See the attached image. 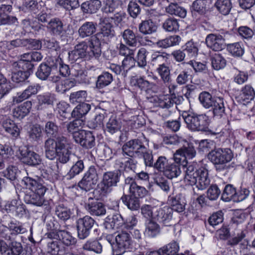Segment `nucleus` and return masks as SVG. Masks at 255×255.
Wrapping results in <instances>:
<instances>
[{
	"label": "nucleus",
	"mask_w": 255,
	"mask_h": 255,
	"mask_svg": "<svg viewBox=\"0 0 255 255\" xmlns=\"http://www.w3.org/2000/svg\"><path fill=\"white\" fill-rule=\"evenodd\" d=\"M16 0H0V1H6L9 3L7 4H1L0 6V24H12L17 22V18L15 16L8 15L12 10V6L10 3H13Z\"/></svg>",
	"instance_id": "nucleus-17"
},
{
	"label": "nucleus",
	"mask_w": 255,
	"mask_h": 255,
	"mask_svg": "<svg viewBox=\"0 0 255 255\" xmlns=\"http://www.w3.org/2000/svg\"><path fill=\"white\" fill-rule=\"evenodd\" d=\"M75 141L83 147L91 148L95 145V138L90 131L81 130L74 134Z\"/></svg>",
	"instance_id": "nucleus-15"
},
{
	"label": "nucleus",
	"mask_w": 255,
	"mask_h": 255,
	"mask_svg": "<svg viewBox=\"0 0 255 255\" xmlns=\"http://www.w3.org/2000/svg\"><path fill=\"white\" fill-rule=\"evenodd\" d=\"M206 43L208 47L216 51H221L226 46L224 36L218 33L208 34L206 38Z\"/></svg>",
	"instance_id": "nucleus-18"
},
{
	"label": "nucleus",
	"mask_w": 255,
	"mask_h": 255,
	"mask_svg": "<svg viewBox=\"0 0 255 255\" xmlns=\"http://www.w3.org/2000/svg\"><path fill=\"white\" fill-rule=\"evenodd\" d=\"M236 193L235 188L231 184L227 185L222 195V199L225 202L233 201L234 202V196Z\"/></svg>",
	"instance_id": "nucleus-60"
},
{
	"label": "nucleus",
	"mask_w": 255,
	"mask_h": 255,
	"mask_svg": "<svg viewBox=\"0 0 255 255\" xmlns=\"http://www.w3.org/2000/svg\"><path fill=\"white\" fill-rule=\"evenodd\" d=\"M130 196L138 198H142L146 193V190L143 187L138 186L135 182H132L128 187Z\"/></svg>",
	"instance_id": "nucleus-56"
},
{
	"label": "nucleus",
	"mask_w": 255,
	"mask_h": 255,
	"mask_svg": "<svg viewBox=\"0 0 255 255\" xmlns=\"http://www.w3.org/2000/svg\"><path fill=\"white\" fill-rule=\"evenodd\" d=\"M157 220L166 226H169L172 219L171 209L167 206L159 208L157 210Z\"/></svg>",
	"instance_id": "nucleus-25"
},
{
	"label": "nucleus",
	"mask_w": 255,
	"mask_h": 255,
	"mask_svg": "<svg viewBox=\"0 0 255 255\" xmlns=\"http://www.w3.org/2000/svg\"><path fill=\"white\" fill-rule=\"evenodd\" d=\"M145 226L144 234L148 237H154L159 233V226L152 220H146Z\"/></svg>",
	"instance_id": "nucleus-35"
},
{
	"label": "nucleus",
	"mask_w": 255,
	"mask_h": 255,
	"mask_svg": "<svg viewBox=\"0 0 255 255\" xmlns=\"http://www.w3.org/2000/svg\"><path fill=\"white\" fill-rule=\"evenodd\" d=\"M122 36L125 43L130 46H135L137 44V38L134 32L130 29L125 30Z\"/></svg>",
	"instance_id": "nucleus-46"
},
{
	"label": "nucleus",
	"mask_w": 255,
	"mask_h": 255,
	"mask_svg": "<svg viewBox=\"0 0 255 255\" xmlns=\"http://www.w3.org/2000/svg\"><path fill=\"white\" fill-rule=\"evenodd\" d=\"M101 34L99 33L88 41H83L76 44L73 50L69 52V59L72 62L78 60H93L98 59L101 55Z\"/></svg>",
	"instance_id": "nucleus-1"
},
{
	"label": "nucleus",
	"mask_w": 255,
	"mask_h": 255,
	"mask_svg": "<svg viewBox=\"0 0 255 255\" xmlns=\"http://www.w3.org/2000/svg\"><path fill=\"white\" fill-rule=\"evenodd\" d=\"M91 109V106L89 104L82 103L79 104L73 110L71 115L72 117L79 118L87 114Z\"/></svg>",
	"instance_id": "nucleus-49"
},
{
	"label": "nucleus",
	"mask_w": 255,
	"mask_h": 255,
	"mask_svg": "<svg viewBox=\"0 0 255 255\" xmlns=\"http://www.w3.org/2000/svg\"><path fill=\"white\" fill-rule=\"evenodd\" d=\"M199 99L205 108H212L214 116L220 118L224 114L225 106L222 98L213 97L209 93L204 92L200 94Z\"/></svg>",
	"instance_id": "nucleus-7"
},
{
	"label": "nucleus",
	"mask_w": 255,
	"mask_h": 255,
	"mask_svg": "<svg viewBox=\"0 0 255 255\" xmlns=\"http://www.w3.org/2000/svg\"><path fill=\"white\" fill-rule=\"evenodd\" d=\"M125 16L123 11L118 12L114 14L112 13L107 15H103L100 18L99 24L101 26V36L103 40H107L114 37L115 32L112 29V24L118 25Z\"/></svg>",
	"instance_id": "nucleus-5"
},
{
	"label": "nucleus",
	"mask_w": 255,
	"mask_h": 255,
	"mask_svg": "<svg viewBox=\"0 0 255 255\" xmlns=\"http://www.w3.org/2000/svg\"><path fill=\"white\" fill-rule=\"evenodd\" d=\"M120 167V171L129 172L133 171L135 168V162L129 157L123 156L117 161Z\"/></svg>",
	"instance_id": "nucleus-32"
},
{
	"label": "nucleus",
	"mask_w": 255,
	"mask_h": 255,
	"mask_svg": "<svg viewBox=\"0 0 255 255\" xmlns=\"http://www.w3.org/2000/svg\"><path fill=\"white\" fill-rule=\"evenodd\" d=\"M169 58V55L165 52L152 51L151 54V61L153 65L164 64Z\"/></svg>",
	"instance_id": "nucleus-43"
},
{
	"label": "nucleus",
	"mask_w": 255,
	"mask_h": 255,
	"mask_svg": "<svg viewBox=\"0 0 255 255\" xmlns=\"http://www.w3.org/2000/svg\"><path fill=\"white\" fill-rule=\"evenodd\" d=\"M97 29V23L93 21H87L84 23L79 28L78 33L82 38L89 37L95 33Z\"/></svg>",
	"instance_id": "nucleus-27"
},
{
	"label": "nucleus",
	"mask_w": 255,
	"mask_h": 255,
	"mask_svg": "<svg viewBox=\"0 0 255 255\" xmlns=\"http://www.w3.org/2000/svg\"><path fill=\"white\" fill-rule=\"evenodd\" d=\"M84 250L93 252L96 254H101L102 252V246L96 240H89L83 246Z\"/></svg>",
	"instance_id": "nucleus-44"
},
{
	"label": "nucleus",
	"mask_w": 255,
	"mask_h": 255,
	"mask_svg": "<svg viewBox=\"0 0 255 255\" xmlns=\"http://www.w3.org/2000/svg\"><path fill=\"white\" fill-rule=\"evenodd\" d=\"M120 5L121 2L118 0H106L105 5L103 8V15H107L113 13Z\"/></svg>",
	"instance_id": "nucleus-57"
},
{
	"label": "nucleus",
	"mask_w": 255,
	"mask_h": 255,
	"mask_svg": "<svg viewBox=\"0 0 255 255\" xmlns=\"http://www.w3.org/2000/svg\"><path fill=\"white\" fill-rule=\"evenodd\" d=\"M95 224L94 220L89 216L80 218L76 222L78 236L80 239L86 238Z\"/></svg>",
	"instance_id": "nucleus-13"
},
{
	"label": "nucleus",
	"mask_w": 255,
	"mask_h": 255,
	"mask_svg": "<svg viewBox=\"0 0 255 255\" xmlns=\"http://www.w3.org/2000/svg\"><path fill=\"white\" fill-rule=\"evenodd\" d=\"M130 83L131 86L137 87L141 90L147 93H149L150 91L154 86L153 83H150L145 80L143 77L138 76L131 77Z\"/></svg>",
	"instance_id": "nucleus-24"
},
{
	"label": "nucleus",
	"mask_w": 255,
	"mask_h": 255,
	"mask_svg": "<svg viewBox=\"0 0 255 255\" xmlns=\"http://www.w3.org/2000/svg\"><path fill=\"white\" fill-rule=\"evenodd\" d=\"M88 211L93 215L101 216L104 215L106 210L103 204L97 201H92L86 206Z\"/></svg>",
	"instance_id": "nucleus-36"
},
{
	"label": "nucleus",
	"mask_w": 255,
	"mask_h": 255,
	"mask_svg": "<svg viewBox=\"0 0 255 255\" xmlns=\"http://www.w3.org/2000/svg\"><path fill=\"white\" fill-rule=\"evenodd\" d=\"M123 156L140 157L145 151V147L138 139L126 142L123 146Z\"/></svg>",
	"instance_id": "nucleus-12"
},
{
	"label": "nucleus",
	"mask_w": 255,
	"mask_h": 255,
	"mask_svg": "<svg viewBox=\"0 0 255 255\" xmlns=\"http://www.w3.org/2000/svg\"><path fill=\"white\" fill-rule=\"evenodd\" d=\"M162 27L166 31L175 32L179 30V24L176 19L169 18L163 22Z\"/></svg>",
	"instance_id": "nucleus-55"
},
{
	"label": "nucleus",
	"mask_w": 255,
	"mask_h": 255,
	"mask_svg": "<svg viewBox=\"0 0 255 255\" xmlns=\"http://www.w3.org/2000/svg\"><path fill=\"white\" fill-rule=\"evenodd\" d=\"M101 2L99 0H90L86 1L81 4V9L85 13H96L101 7Z\"/></svg>",
	"instance_id": "nucleus-30"
},
{
	"label": "nucleus",
	"mask_w": 255,
	"mask_h": 255,
	"mask_svg": "<svg viewBox=\"0 0 255 255\" xmlns=\"http://www.w3.org/2000/svg\"><path fill=\"white\" fill-rule=\"evenodd\" d=\"M21 184L22 187L27 190L25 201L37 206H42L44 202L43 196L46 191L45 186L39 181L28 176L23 177Z\"/></svg>",
	"instance_id": "nucleus-3"
},
{
	"label": "nucleus",
	"mask_w": 255,
	"mask_h": 255,
	"mask_svg": "<svg viewBox=\"0 0 255 255\" xmlns=\"http://www.w3.org/2000/svg\"><path fill=\"white\" fill-rule=\"evenodd\" d=\"M84 125V121L81 119L77 118L73 121L70 122L67 125V130L69 132L72 134L74 139L75 133L81 130V129H80V128H82Z\"/></svg>",
	"instance_id": "nucleus-59"
},
{
	"label": "nucleus",
	"mask_w": 255,
	"mask_h": 255,
	"mask_svg": "<svg viewBox=\"0 0 255 255\" xmlns=\"http://www.w3.org/2000/svg\"><path fill=\"white\" fill-rule=\"evenodd\" d=\"M166 11L170 14H174L179 17L184 18L186 15V10L185 8L179 6L176 3H171L166 8Z\"/></svg>",
	"instance_id": "nucleus-53"
},
{
	"label": "nucleus",
	"mask_w": 255,
	"mask_h": 255,
	"mask_svg": "<svg viewBox=\"0 0 255 255\" xmlns=\"http://www.w3.org/2000/svg\"><path fill=\"white\" fill-rule=\"evenodd\" d=\"M115 241L112 245L114 255H122L132 249L134 242L130 234L125 231L118 233L115 237Z\"/></svg>",
	"instance_id": "nucleus-8"
},
{
	"label": "nucleus",
	"mask_w": 255,
	"mask_h": 255,
	"mask_svg": "<svg viewBox=\"0 0 255 255\" xmlns=\"http://www.w3.org/2000/svg\"><path fill=\"white\" fill-rule=\"evenodd\" d=\"M47 28L54 35H62L65 30L62 21L57 18L51 19L48 22Z\"/></svg>",
	"instance_id": "nucleus-26"
},
{
	"label": "nucleus",
	"mask_w": 255,
	"mask_h": 255,
	"mask_svg": "<svg viewBox=\"0 0 255 255\" xmlns=\"http://www.w3.org/2000/svg\"><path fill=\"white\" fill-rule=\"evenodd\" d=\"M27 135L31 142H38L42 137V128L38 125H30L27 128Z\"/></svg>",
	"instance_id": "nucleus-29"
},
{
	"label": "nucleus",
	"mask_w": 255,
	"mask_h": 255,
	"mask_svg": "<svg viewBox=\"0 0 255 255\" xmlns=\"http://www.w3.org/2000/svg\"><path fill=\"white\" fill-rule=\"evenodd\" d=\"M182 118L187 128L193 131L205 130L210 123L209 117L205 114L197 115L184 112Z\"/></svg>",
	"instance_id": "nucleus-6"
},
{
	"label": "nucleus",
	"mask_w": 255,
	"mask_h": 255,
	"mask_svg": "<svg viewBox=\"0 0 255 255\" xmlns=\"http://www.w3.org/2000/svg\"><path fill=\"white\" fill-rule=\"evenodd\" d=\"M3 209L7 213L17 217H21L25 213L24 207L21 201L16 199L6 202Z\"/></svg>",
	"instance_id": "nucleus-22"
},
{
	"label": "nucleus",
	"mask_w": 255,
	"mask_h": 255,
	"mask_svg": "<svg viewBox=\"0 0 255 255\" xmlns=\"http://www.w3.org/2000/svg\"><path fill=\"white\" fill-rule=\"evenodd\" d=\"M139 31L143 34H150L155 32L157 26L151 20H146L142 21L139 25Z\"/></svg>",
	"instance_id": "nucleus-41"
},
{
	"label": "nucleus",
	"mask_w": 255,
	"mask_h": 255,
	"mask_svg": "<svg viewBox=\"0 0 255 255\" xmlns=\"http://www.w3.org/2000/svg\"><path fill=\"white\" fill-rule=\"evenodd\" d=\"M169 203L171 206L170 209L177 212L180 213L184 211L185 210V203L179 200V198L177 197H170Z\"/></svg>",
	"instance_id": "nucleus-63"
},
{
	"label": "nucleus",
	"mask_w": 255,
	"mask_h": 255,
	"mask_svg": "<svg viewBox=\"0 0 255 255\" xmlns=\"http://www.w3.org/2000/svg\"><path fill=\"white\" fill-rule=\"evenodd\" d=\"M227 50L233 56L235 57L242 56L244 53V48L241 42H236L227 45Z\"/></svg>",
	"instance_id": "nucleus-50"
},
{
	"label": "nucleus",
	"mask_w": 255,
	"mask_h": 255,
	"mask_svg": "<svg viewBox=\"0 0 255 255\" xmlns=\"http://www.w3.org/2000/svg\"><path fill=\"white\" fill-rule=\"evenodd\" d=\"M98 179V174L95 168L90 167L79 183L78 185L82 189L89 191L96 184Z\"/></svg>",
	"instance_id": "nucleus-16"
},
{
	"label": "nucleus",
	"mask_w": 255,
	"mask_h": 255,
	"mask_svg": "<svg viewBox=\"0 0 255 255\" xmlns=\"http://www.w3.org/2000/svg\"><path fill=\"white\" fill-rule=\"evenodd\" d=\"M181 38L178 35L171 36L164 39L160 40L156 42L158 47L166 48L170 46L178 45Z\"/></svg>",
	"instance_id": "nucleus-38"
},
{
	"label": "nucleus",
	"mask_w": 255,
	"mask_h": 255,
	"mask_svg": "<svg viewBox=\"0 0 255 255\" xmlns=\"http://www.w3.org/2000/svg\"><path fill=\"white\" fill-rule=\"evenodd\" d=\"M87 93L86 91L81 90L71 93L70 101L72 104L84 103L86 100Z\"/></svg>",
	"instance_id": "nucleus-61"
},
{
	"label": "nucleus",
	"mask_w": 255,
	"mask_h": 255,
	"mask_svg": "<svg viewBox=\"0 0 255 255\" xmlns=\"http://www.w3.org/2000/svg\"><path fill=\"white\" fill-rule=\"evenodd\" d=\"M255 91L250 85H246L237 95L236 99L239 103L246 105L254 100Z\"/></svg>",
	"instance_id": "nucleus-23"
},
{
	"label": "nucleus",
	"mask_w": 255,
	"mask_h": 255,
	"mask_svg": "<svg viewBox=\"0 0 255 255\" xmlns=\"http://www.w3.org/2000/svg\"><path fill=\"white\" fill-rule=\"evenodd\" d=\"M8 226L11 235L22 234L27 232V229L24 227L23 225L16 221H11Z\"/></svg>",
	"instance_id": "nucleus-51"
},
{
	"label": "nucleus",
	"mask_w": 255,
	"mask_h": 255,
	"mask_svg": "<svg viewBox=\"0 0 255 255\" xmlns=\"http://www.w3.org/2000/svg\"><path fill=\"white\" fill-rule=\"evenodd\" d=\"M42 59V56L39 52L34 51L24 54L21 58L15 64L22 68H28L33 70V65L31 61L39 62Z\"/></svg>",
	"instance_id": "nucleus-19"
},
{
	"label": "nucleus",
	"mask_w": 255,
	"mask_h": 255,
	"mask_svg": "<svg viewBox=\"0 0 255 255\" xmlns=\"http://www.w3.org/2000/svg\"><path fill=\"white\" fill-rule=\"evenodd\" d=\"M17 66L22 70L14 72L12 74L11 80L13 82L18 83L24 81L27 79L33 73V70L28 69V68H22L18 66Z\"/></svg>",
	"instance_id": "nucleus-34"
},
{
	"label": "nucleus",
	"mask_w": 255,
	"mask_h": 255,
	"mask_svg": "<svg viewBox=\"0 0 255 255\" xmlns=\"http://www.w3.org/2000/svg\"><path fill=\"white\" fill-rule=\"evenodd\" d=\"M208 156L214 164L225 165L232 160L234 155L229 148H219L210 152Z\"/></svg>",
	"instance_id": "nucleus-9"
},
{
	"label": "nucleus",
	"mask_w": 255,
	"mask_h": 255,
	"mask_svg": "<svg viewBox=\"0 0 255 255\" xmlns=\"http://www.w3.org/2000/svg\"><path fill=\"white\" fill-rule=\"evenodd\" d=\"M2 127L5 131L13 137H16L20 134V130L15 123L8 119L4 120L2 123Z\"/></svg>",
	"instance_id": "nucleus-37"
},
{
	"label": "nucleus",
	"mask_w": 255,
	"mask_h": 255,
	"mask_svg": "<svg viewBox=\"0 0 255 255\" xmlns=\"http://www.w3.org/2000/svg\"><path fill=\"white\" fill-rule=\"evenodd\" d=\"M163 173L164 175L169 179L177 178L181 173L180 165L179 164L170 163Z\"/></svg>",
	"instance_id": "nucleus-39"
},
{
	"label": "nucleus",
	"mask_w": 255,
	"mask_h": 255,
	"mask_svg": "<svg viewBox=\"0 0 255 255\" xmlns=\"http://www.w3.org/2000/svg\"><path fill=\"white\" fill-rule=\"evenodd\" d=\"M71 149V143L64 136L58 137L56 140L49 138L44 143L46 158L53 160L57 157V160L63 164L66 163L69 160Z\"/></svg>",
	"instance_id": "nucleus-2"
},
{
	"label": "nucleus",
	"mask_w": 255,
	"mask_h": 255,
	"mask_svg": "<svg viewBox=\"0 0 255 255\" xmlns=\"http://www.w3.org/2000/svg\"><path fill=\"white\" fill-rule=\"evenodd\" d=\"M124 225V220L120 214L109 216L105 221V227L108 229H118Z\"/></svg>",
	"instance_id": "nucleus-28"
},
{
	"label": "nucleus",
	"mask_w": 255,
	"mask_h": 255,
	"mask_svg": "<svg viewBox=\"0 0 255 255\" xmlns=\"http://www.w3.org/2000/svg\"><path fill=\"white\" fill-rule=\"evenodd\" d=\"M215 6L218 11L224 15H227L232 8L231 0H217Z\"/></svg>",
	"instance_id": "nucleus-52"
},
{
	"label": "nucleus",
	"mask_w": 255,
	"mask_h": 255,
	"mask_svg": "<svg viewBox=\"0 0 255 255\" xmlns=\"http://www.w3.org/2000/svg\"><path fill=\"white\" fill-rule=\"evenodd\" d=\"M50 80L53 83H56V90L60 93H64L69 90L76 84L74 79H66L64 77L60 78L58 76L51 77Z\"/></svg>",
	"instance_id": "nucleus-20"
},
{
	"label": "nucleus",
	"mask_w": 255,
	"mask_h": 255,
	"mask_svg": "<svg viewBox=\"0 0 255 255\" xmlns=\"http://www.w3.org/2000/svg\"><path fill=\"white\" fill-rule=\"evenodd\" d=\"M184 181L189 185H195L198 190H204L210 183L208 170L205 167H199L197 163L193 162L187 165Z\"/></svg>",
	"instance_id": "nucleus-4"
},
{
	"label": "nucleus",
	"mask_w": 255,
	"mask_h": 255,
	"mask_svg": "<svg viewBox=\"0 0 255 255\" xmlns=\"http://www.w3.org/2000/svg\"><path fill=\"white\" fill-rule=\"evenodd\" d=\"M84 165L82 160H79L71 167L66 175L67 179H70L80 174L84 169Z\"/></svg>",
	"instance_id": "nucleus-58"
},
{
	"label": "nucleus",
	"mask_w": 255,
	"mask_h": 255,
	"mask_svg": "<svg viewBox=\"0 0 255 255\" xmlns=\"http://www.w3.org/2000/svg\"><path fill=\"white\" fill-rule=\"evenodd\" d=\"M211 60L212 67L215 70L223 69L226 65V60L221 54H215Z\"/></svg>",
	"instance_id": "nucleus-62"
},
{
	"label": "nucleus",
	"mask_w": 255,
	"mask_h": 255,
	"mask_svg": "<svg viewBox=\"0 0 255 255\" xmlns=\"http://www.w3.org/2000/svg\"><path fill=\"white\" fill-rule=\"evenodd\" d=\"M121 128V123L115 118L111 117L107 123L104 128V130L106 132H108L110 134H113L120 130Z\"/></svg>",
	"instance_id": "nucleus-47"
},
{
	"label": "nucleus",
	"mask_w": 255,
	"mask_h": 255,
	"mask_svg": "<svg viewBox=\"0 0 255 255\" xmlns=\"http://www.w3.org/2000/svg\"><path fill=\"white\" fill-rule=\"evenodd\" d=\"M157 71L163 82L165 84H169L170 81V73L169 68L165 64H161L157 68Z\"/></svg>",
	"instance_id": "nucleus-64"
},
{
	"label": "nucleus",
	"mask_w": 255,
	"mask_h": 255,
	"mask_svg": "<svg viewBox=\"0 0 255 255\" xmlns=\"http://www.w3.org/2000/svg\"><path fill=\"white\" fill-rule=\"evenodd\" d=\"M31 107V102L27 101L14 108L13 111V115L15 118L22 119L30 112Z\"/></svg>",
	"instance_id": "nucleus-31"
},
{
	"label": "nucleus",
	"mask_w": 255,
	"mask_h": 255,
	"mask_svg": "<svg viewBox=\"0 0 255 255\" xmlns=\"http://www.w3.org/2000/svg\"><path fill=\"white\" fill-rule=\"evenodd\" d=\"M17 155L21 162L29 165H38L41 161V158L38 154L29 150L25 147L19 148Z\"/></svg>",
	"instance_id": "nucleus-14"
},
{
	"label": "nucleus",
	"mask_w": 255,
	"mask_h": 255,
	"mask_svg": "<svg viewBox=\"0 0 255 255\" xmlns=\"http://www.w3.org/2000/svg\"><path fill=\"white\" fill-rule=\"evenodd\" d=\"M120 181V176L117 171L105 172L103 176L102 182L99 184V188L103 194L111 193L113 187L116 186Z\"/></svg>",
	"instance_id": "nucleus-11"
},
{
	"label": "nucleus",
	"mask_w": 255,
	"mask_h": 255,
	"mask_svg": "<svg viewBox=\"0 0 255 255\" xmlns=\"http://www.w3.org/2000/svg\"><path fill=\"white\" fill-rule=\"evenodd\" d=\"M179 250V245L178 243L172 241L157 251H147L146 255H176Z\"/></svg>",
	"instance_id": "nucleus-21"
},
{
	"label": "nucleus",
	"mask_w": 255,
	"mask_h": 255,
	"mask_svg": "<svg viewBox=\"0 0 255 255\" xmlns=\"http://www.w3.org/2000/svg\"><path fill=\"white\" fill-rule=\"evenodd\" d=\"M121 199L123 202L130 210L135 211L140 207L139 199L137 197L125 196L122 197Z\"/></svg>",
	"instance_id": "nucleus-45"
},
{
	"label": "nucleus",
	"mask_w": 255,
	"mask_h": 255,
	"mask_svg": "<svg viewBox=\"0 0 255 255\" xmlns=\"http://www.w3.org/2000/svg\"><path fill=\"white\" fill-rule=\"evenodd\" d=\"M113 80V78L111 74L107 72H103L98 77L97 87L99 88H103L110 85Z\"/></svg>",
	"instance_id": "nucleus-48"
},
{
	"label": "nucleus",
	"mask_w": 255,
	"mask_h": 255,
	"mask_svg": "<svg viewBox=\"0 0 255 255\" xmlns=\"http://www.w3.org/2000/svg\"><path fill=\"white\" fill-rule=\"evenodd\" d=\"M181 97H177L176 95L170 96L168 94L160 96L154 95L149 99L154 106L162 108H169L175 104H179L182 100Z\"/></svg>",
	"instance_id": "nucleus-10"
},
{
	"label": "nucleus",
	"mask_w": 255,
	"mask_h": 255,
	"mask_svg": "<svg viewBox=\"0 0 255 255\" xmlns=\"http://www.w3.org/2000/svg\"><path fill=\"white\" fill-rule=\"evenodd\" d=\"M38 101V109H42L46 106L52 105L55 100V95L50 93L39 95L37 97Z\"/></svg>",
	"instance_id": "nucleus-40"
},
{
	"label": "nucleus",
	"mask_w": 255,
	"mask_h": 255,
	"mask_svg": "<svg viewBox=\"0 0 255 255\" xmlns=\"http://www.w3.org/2000/svg\"><path fill=\"white\" fill-rule=\"evenodd\" d=\"M54 238L61 241L66 246L74 245L76 240L71 234L67 231L61 230L56 232Z\"/></svg>",
	"instance_id": "nucleus-33"
},
{
	"label": "nucleus",
	"mask_w": 255,
	"mask_h": 255,
	"mask_svg": "<svg viewBox=\"0 0 255 255\" xmlns=\"http://www.w3.org/2000/svg\"><path fill=\"white\" fill-rule=\"evenodd\" d=\"M72 213L70 209L63 205H60L56 207L55 214L58 218L61 220L66 221L68 220Z\"/></svg>",
	"instance_id": "nucleus-54"
},
{
	"label": "nucleus",
	"mask_w": 255,
	"mask_h": 255,
	"mask_svg": "<svg viewBox=\"0 0 255 255\" xmlns=\"http://www.w3.org/2000/svg\"><path fill=\"white\" fill-rule=\"evenodd\" d=\"M209 0H196L192 5V9L199 14H203L209 8Z\"/></svg>",
	"instance_id": "nucleus-42"
}]
</instances>
